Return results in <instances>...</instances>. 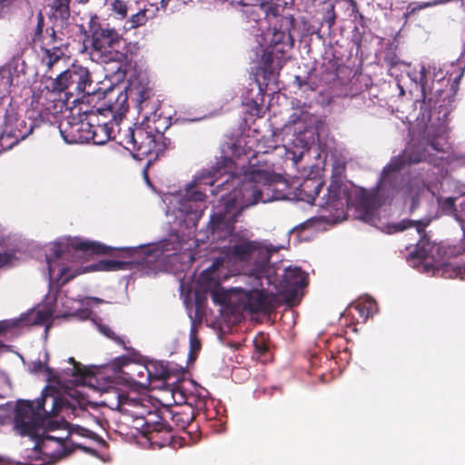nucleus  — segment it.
<instances>
[{
  "instance_id": "nucleus-8",
  "label": "nucleus",
  "mask_w": 465,
  "mask_h": 465,
  "mask_svg": "<svg viewBox=\"0 0 465 465\" xmlns=\"http://www.w3.org/2000/svg\"><path fill=\"white\" fill-rule=\"evenodd\" d=\"M316 117L306 112L295 113L292 115L290 124L283 127V144L277 147L285 152L287 160L296 164L316 140Z\"/></svg>"
},
{
  "instance_id": "nucleus-34",
  "label": "nucleus",
  "mask_w": 465,
  "mask_h": 465,
  "mask_svg": "<svg viewBox=\"0 0 465 465\" xmlns=\"http://www.w3.org/2000/svg\"><path fill=\"white\" fill-rule=\"evenodd\" d=\"M0 77L5 87H9L12 84V75L9 71H3L0 74Z\"/></svg>"
},
{
  "instance_id": "nucleus-4",
  "label": "nucleus",
  "mask_w": 465,
  "mask_h": 465,
  "mask_svg": "<svg viewBox=\"0 0 465 465\" xmlns=\"http://www.w3.org/2000/svg\"><path fill=\"white\" fill-rule=\"evenodd\" d=\"M270 255L277 251L272 246ZM259 264L256 255L248 264L242 266L237 272L226 276L220 272L221 262H213L198 278L200 290L210 292L214 303L229 308L233 312L249 311L252 312L270 308L274 301V292L285 296L290 305H294L307 285V275L298 267L285 269L282 281L277 282L274 268L270 263Z\"/></svg>"
},
{
  "instance_id": "nucleus-45",
  "label": "nucleus",
  "mask_w": 465,
  "mask_h": 465,
  "mask_svg": "<svg viewBox=\"0 0 465 465\" xmlns=\"http://www.w3.org/2000/svg\"><path fill=\"white\" fill-rule=\"evenodd\" d=\"M86 1H87V0H82L81 2H82V3H85Z\"/></svg>"
},
{
  "instance_id": "nucleus-23",
  "label": "nucleus",
  "mask_w": 465,
  "mask_h": 465,
  "mask_svg": "<svg viewBox=\"0 0 465 465\" xmlns=\"http://www.w3.org/2000/svg\"><path fill=\"white\" fill-rule=\"evenodd\" d=\"M70 0H54L50 6V17L56 24L64 25L70 17Z\"/></svg>"
},
{
  "instance_id": "nucleus-35",
  "label": "nucleus",
  "mask_w": 465,
  "mask_h": 465,
  "mask_svg": "<svg viewBox=\"0 0 465 465\" xmlns=\"http://www.w3.org/2000/svg\"><path fill=\"white\" fill-rule=\"evenodd\" d=\"M131 370H133L134 368H139L140 371H138V375L143 377V375H146V377H149L150 376V372L149 371L143 367V366H137L135 364H131L128 366Z\"/></svg>"
},
{
  "instance_id": "nucleus-14",
  "label": "nucleus",
  "mask_w": 465,
  "mask_h": 465,
  "mask_svg": "<svg viewBox=\"0 0 465 465\" xmlns=\"http://www.w3.org/2000/svg\"><path fill=\"white\" fill-rule=\"evenodd\" d=\"M422 160H427V156L425 153L420 152V147L415 148L414 145H408L401 156L393 158L391 163L383 168L378 184L379 191H385L389 187L394 188L395 182L399 177V171L406 163H418Z\"/></svg>"
},
{
  "instance_id": "nucleus-28",
  "label": "nucleus",
  "mask_w": 465,
  "mask_h": 465,
  "mask_svg": "<svg viewBox=\"0 0 465 465\" xmlns=\"http://www.w3.org/2000/svg\"><path fill=\"white\" fill-rule=\"evenodd\" d=\"M166 392L170 393L173 402L178 405L187 404L186 392L182 389V380L174 384H169Z\"/></svg>"
},
{
  "instance_id": "nucleus-27",
  "label": "nucleus",
  "mask_w": 465,
  "mask_h": 465,
  "mask_svg": "<svg viewBox=\"0 0 465 465\" xmlns=\"http://www.w3.org/2000/svg\"><path fill=\"white\" fill-rule=\"evenodd\" d=\"M64 56V51L59 46L43 48L42 63L48 68H52Z\"/></svg>"
},
{
  "instance_id": "nucleus-12",
  "label": "nucleus",
  "mask_w": 465,
  "mask_h": 465,
  "mask_svg": "<svg viewBox=\"0 0 465 465\" xmlns=\"http://www.w3.org/2000/svg\"><path fill=\"white\" fill-rule=\"evenodd\" d=\"M416 255L425 260L423 269L433 275H441L445 278H452L458 274V271L450 263H441V248L430 242L426 236H421L417 243Z\"/></svg>"
},
{
  "instance_id": "nucleus-5",
  "label": "nucleus",
  "mask_w": 465,
  "mask_h": 465,
  "mask_svg": "<svg viewBox=\"0 0 465 465\" xmlns=\"http://www.w3.org/2000/svg\"><path fill=\"white\" fill-rule=\"evenodd\" d=\"M345 162L341 159L334 160L331 183L327 188V193L322 198L318 197L322 188V183L317 180H306L302 184V190L307 193V202L320 206L330 212V215H323L332 223H338L345 218V209L353 206L358 216L362 221L371 223L386 233H394L414 226L419 234H421L424 228L429 224L422 221L403 220L398 223H379L381 215L384 212L382 207H376L375 203L370 198L367 192L359 188L348 181H344Z\"/></svg>"
},
{
  "instance_id": "nucleus-6",
  "label": "nucleus",
  "mask_w": 465,
  "mask_h": 465,
  "mask_svg": "<svg viewBox=\"0 0 465 465\" xmlns=\"http://www.w3.org/2000/svg\"><path fill=\"white\" fill-rule=\"evenodd\" d=\"M103 303L105 302L102 299L83 297L74 290L66 292H50L42 304L27 313L16 319L1 321L0 334L15 327L45 324L51 316L56 318L74 316L81 320L94 321L93 317L94 309Z\"/></svg>"
},
{
  "instance_id": "nucleus-11",
  "label": "nucleus",
  "mask_w": 465,
  "mask_h": 465,
  "mask_svg": "<svg viewBox=\"0 0 465 465\" xmlns=\"http://www.w3.org/2000/svg\"><path fill=\"white\" fill-rule=\"evenodd\" d=\"M33 94L27 114L30 118L42 122H51L62 111L63 102L58 93L49 89L43 83L33 86Z\"/></svg>"
},
{
  "instance_id": "nucleus-39",
  "label": "nucleus",
  "mask_w": 465,
  "mask_h": 465,
  "mask_svg": "<svg viewBox=\"0 0 465 465\" xmlns=\"http://www.w3.org/2000/svg\"><path fill=\"white\" fill-rule=\"evenodd\" d=\"M75 430L84 436H87L89 433V430L82 428L80 425H75Z\"/></svg>"
},
{
  "instance_id": "nucleus-43",
  "label": "nucleus",
  "mask_w": 465,
  "mask_h": 465,
  "mask_svg": "<svg viewBox=\"0 0 465 465\" xmlns=\"http://www.w3.org/2000/svg\"><path fill=\"white\" fill-rule=\"evenodd\" d=\"M277 66H278L279 68H281V67L282 66V61H278V62H277Z\"/></svg>"
},
{
  "instance_id": "nucleus-19",
  "label": "nucleus",
  "mask_w": 465,
  "mask_h": 465,
  "mask_svg": "<svg viewBox=\"0 0 465 465\" xmlns=\"http://www.w3.org/2000/svg\"><path fill=\"white\" fill-rule=\"evenodd\" d=\"M115 127H118V117L116 115L108 123H98L93 124L92 134H87V142L92 141L95 144H104L115 135Z\"/></svg>"
},
{
  "instance_id": "nucleus-13",
  "label": "nucleus",
  "mask_w": 465,
  "mask_h": 465,
  "mask_svg": "<svg viewBox=\"0 0 465 465\" xmlns=\"http://www.w3.org/2000/svg\"><path fill=\"white\" fill-rule=\"evenodd\" d=\"M122 40L121 35L112 27L100 26L92 31V56L100 59L103 63L116 60L120 54L114 48L118 46Z\"/></svg>"
},
{
  "instance_id": "nucleus-36",
  "label": "nucleus",
  "mask_w": 465,
  "mask_h": 465,
  "mask_svg": "<svg viewBox=\"0 0 465 465\" xmlns=\"http://www.w3.org/2000/svg\"><path fill=\"white\" fill-rule=\"evenodd\" d=\"M99 331L107 337H112L113 331L105 326L98 325Z\"/></svg>"
},
{
  "instance_id": "nucleus-7",
  "label": "nucleus",
  "mask_w": 465,
  "mask_h": 465,
  "mask_svg": "<svg viewBox=\"0 0 465 465\" xmlns=\"http://www.w3.org/2000/svg\"><path fill=\"white\" fill-rule=\"evenodd\" d=\"M214 184L209 174L195 176L184 187L163 194L169 223L184 227L192 233L196 229L206 205V189Z\"/></svg>"
},
{
  "instance_id": "nucleus-16",
  "label": "nucleus",
  "mask_w": 465,
  "mask_h": 465,
  "mask_svg": "<svg viewBox=\"0 0 465 465\" xmlns=\"http://www.w3.org/2000/svg\"><path fill=\"white\" fill-rule=\"evenodd\" d=\"M135 147L130 152L134 158L142 160L149 157V162L156 159L165 148L163 135L161 133L152 134L141 127H136Z\"/></svg>"
},
{
  "instance_id": "nucleus-21",
  "label": "nucleus",
  "mask_w": 465,
  "mask_h": 465,
  "mask_svg": "<svg viewBox=\"0 0 465 465\" xmlns=\"http://www.w3.org/2000/svg\"><path fill=\"white\" fill-rule=\"evenodd\" d=\"M134 427L145 436L160 431L163 428V424L160 421V418L154 413H148L146 417H136L134 420Z\"/></svg>"
},
{
  "instance_id": "nucleus-42",
  "label": "nucleus",
  "mask_w": 465,
  "mask_h": 465,
  "mask_svg": "<svg viewBox=\"0 0 465 465\" xmlns=\"http://www.w3.org/2000/svg\"><path fill=\"white\" fill-rule=\"evenodd\" d=\"M445 131H446V128H445V127H442V128L440 129V134H436V135H437V136H440L441 134L445 133Z\"/></svg>"
},
{
  "instance_id": "nucleus-33",
  "label": "nucleus",
  "mask_w": 465,
  "mask_h": 465,
  "mask_svg": "<svg viewBox=\"0 0 465 465\" xmlns=\"http://www.w3.org/2000/svg\"><path fill=\"white\" fill-rule=\"evenodd\" d=\"M190 347L191 352H197L201 347L200 341L196 337V331L194 325H193L190 332Z\"/></svg>"
},
{
  "instance_id": "nucleus-32",
  "label": "nucleus",
  "mask_w": 465,
  "mask_h": 465,
  "mask_svg": "<svg viewBox=\"0 0 465 465\" xmlns=\"http://www.w3.org/2000/svg\"><path fill=\"white\" fill-rule=\"evenodd\" d=\"M95 117L96 115L94 114H91L85 119H82L79 121L81 136L87 137V134H92L93 124Z\"/></svg>"
},
{
  "instance_id": "nucleus-18",
  "label": "nucleus",
  "mask_w": 465,
  "mask_h": 465,
  "mask_svg": "<svg viewBox=\"0 0 465 465\" xmlns=\"http://www.w3.org/2000/svg\"><path fill=\"white\" fill-rule=\"evenodd\" d=\"M437 201L443 213L447 214L453 213L465 232V195L457 198L446 197L444 199L438 197Z\"/></svg>"
},
{
  "instance_id": "nucleus-15",
  "label": "nucleus",
  "mask_w": 465,
  "mask_h": 465,
  "mask_svg": "<svg viewBox=\"0 0 465 465\" xmlns=\"http://www.w3.org/2000/svg\"><path fill=\"white\" fill-rule=\"evenodd\" d=\"M91 85L89 72L83 66L74 65L70 69L61 73L54 82V89L58 92L68 90L71 94L93 93L87 90Z\"/></svg>"
},
{
  "instance_id": "nucleus-22",
  "label": "nucleus",
  "mask_w": 465,
  "mask_h": 465,
  "mask_svg": "<svg viewBox=\"0 0 465 465\" xmlns=\"http://www.w3.org/2000/svg\"><path fill=\"white\" fill-rule=\"evenodd\" d=\"M60 133L67 143H78L87 142L86 136L80 135L79 121L74 123L66 122L60 125Z\"/></svg>"
},
{
  "instance_id": "nucleus-41",
  "label": "nucleus",
  "mask_w": 465,
  "mask_h": 465,
  "mask_svg": "<svg viewBox=\"0 0 465 465\" xmlns=\"http://www.w3.org/2000/svg\"><path fill=\"white\" fill-rule=\"evenodd\" d=\"M399 88H400V94L401 95H403L404 94V89L402 88V86L401 84H398Z\"/></svg>"
},
{
  "instance_id": "nucleus-20",
  "label": "nucleus",
  "mask_w": 465,
  "mask_h": 465,
  "mask_svg": "<svg viewBox=\"0 0 465 465\" xmlns=\"http://www.w3.org/2000/svg\"><path fill=\"white\" fill-rule=\"evenodd\" d=\"M117 117L118 127H115V135L114 137H112V139L115 140L116 143H118L120 145H122L129 152H134V148H136V128L133 129L129 125H126L124 127L121 126L122 116L117 115Z\"/></svg>"
},
{
  "instance_id": "nucleus-37",
  "label": "nucleus",
  "mask_w": 465,
  "mask_h": 465,
  "mask_svg": "<svg viewBox=\"0 0 465 465\" xmlns=\"http://www.w3.org/2000/svg\"><path fill=\"white\" fill-rule=\"evenodd\" d=\"M170 0H149L151 5H157L158 3L161 4L162 7H165Z\"/></svg>"
},
{
  "instance_id": "nucleus-17",
  "label": "nucleus",
  "mask_w": 465,
  "mask_h": 465,
  "mask_svg": "<svg viewBox=\"0 0 465 465\" xmlns=\"http://www.w3.org/2000/svg\"><path fill=\"white\" fill-rule=\"evenodd\" d=\"M429 192L432 195L436 194L434 187L430 183H426L423 178L415 176L397 189L396 194L402 201L404 206L412 212Z\"/></svg>"
},
{
  "instance_id": "nucleus-31",
  "label": "nucleus",
  "mask_w": 465,
  "mask_h": 465,
  "mask_svg": "<svg viewBox=\"0 0 465 465\" xmlns=\"http://www.w3.org/2000/svg\"><path fill=\"white\" fill-rule=\"evenodd\" d=\"M22 253L20 252H0V267L4 265H14L16 261L21 258Z\"/></svg>"
},
{
  "instance_id": "nucleus-44",
  "label": "nucleus",
  "mask_w": 465,
  "mask_h": 465,
  "mask_svg": "<svg viewBox=\"0 0 465 465\" xmlns=\"http://www.w3.org/2000/svg\"><path fill=\"white\" fill-rule=\"evenodd\" d=\"M259 350H260V351H263V350H265V348H263V347H260V348H259Z\"/></svg>"
},
{
  "instance_id": "nucleus-29",
  "label": "nucleus",
  "mask_w": 465,
  "mask_h": 465,
  "mask_svg": "<svg viewBox=\"0 0 465 465\" xmlns=\"http://www.w3.org/2000/svg\"><path fill=\"white\" fill-rule=\"evenodd\" d=\"M146 9H141L125 21L124 27L126 30L134 29L144 25L148 21Z\"/></svg>"
},
{
  "instance_id": "nucleus-2",
  "label": "nucleus",
  "mask_w": 465,
  "mask_h": 465,
  "mask_svg": "<svg viewBox=\"0 0 465 465\" xmlns=\"http://www.w3.org/2000/svg\"><path fill=\"white\" fill-rule=\"evenodd\" d=\"M278 180L276 175L252 163L248 168L242 165L238 173H232L219 185L223 190L233 189L222 196L221 208L217 207L211 215L206 240L213 249L222 253L214 262H221L220 272L223 275L239 272L242 265L252 262V259L256 255L260 259L259 264L262 267L266 265L270 249L263 242L250 240L244 233L234 232L233 224L245 208L280 199L275 190Z\"/></svg>"
},
{
  "instance_id": "nucleus-10",
  "label": "nucleus",
  "mask_w": 465,
  "mask_h": 465,
  "mask_svg": "<svg viewBox=\"0 0 465 465\" xmlns=\"http://www.w3.org/2000/svg\"><path fill=\"white\" fill-rule=\"evenodd\" d=\"M265 23L272 27L262 32L258 43L265 48L263 60L266 64L270 65L274 63L278 54L284 53V47L292 48L293 45V40L290 34L292 20L289 17L268 14Z\"/></svg>"
},
{
  "instance_id": "nucleus-24",
  "label": "nucleus",
  "mask_w": 465,
  "mask_h": 465,
  "mask_svg": "<svg viewBox=\"0 0 465 465\" xmlns=\"http://www.w3.org/2000/svg\"><path fill=\"white\" fill-rule=\"evenodd\" d=\"M182 389L186 392L187 404H196L199 400L205 397V391L190 379L182 380Z\"/></svg>"
},
{
  "instance_id": "nucleus-1",
  "label": "nucleus",
  "mask_w": 465,
  "mask_h": 465,
  "mask_svg": "<svg viewBox=\"0 0 465 465\" xmlns=\"http://www.w3.org/2000/svg\"><path fill=\"white\" fill-rule=\"evenodd\" d=\"M47 359L45 351L44 360L28 364L29 371L43 374L48 384L35 404L29 401L18 402L15 428L20 435L35 440L41 451L54 462L65 454L64 440L71 429L65 418L84 416L92 403L90 392L108 391L109 387L94 386L96 367L82 366L69 358V366L56 374L46 366Z\"/></svg>"
},
{
  "instance_id": "nucleus-38",
  "label": "nucleus",
  "mask_w": 465,
  "mask_h": 465,
  "mask_svg": "<svg viewBox=\"0 0 465 465\" xmlns=\"http://www.w3.org/2000/svg\"><path fill=\"white\" fill-rule=\"evenodd\" d=\"M429 149H431V150H435V151H440V148L438 147V143H435L434 141H431L428 145H427V148L425 150H429Z\"/></svg>"
},
{
  "instance_id": "nucleus-3",
  "label": "nucleus",
  "mask_w": 465,
  "mask_h": 465,
  "mask_svg": "<svg viewBox=\"0 0 465 465\" xmlns=\"http://www.w3.org/2000/svg\"><path fill=\"white\" fill-rule=\"evenodd\" d=\"M205 240L198 234L196 239L180 240L177 234L156 243L124 248L129 262L101 260L88 266L83 265V259L94 253H107L111 248L98 242L81 237L62 236L45 245V258L51 282L64 284L77 275L87 272H112L125 270L133 263L145 267V272L174 270L171 262L176 259L177 252L183 260L192 262L194 252L192 248L196 242Z\"/></svg>"
},
{
  "instance_id": "nucleus-30",
  "label": "nucleus",
  "mask_w": 465,
  "mask_h": 465,
  "mask_svg": "<svg viewBox=\"0 0 465 465\" xmlns=\"http://www.w3.org/2000/svg\"><path fill=\"white\" fill-rule=\"evenodd\" d=\"M109 9L118 19H124L127 15L128 7L123 0H113L109 3Z\"/></svg>"
},
{
  "instance_id": "nucleus-26",
  "label": "nucleus",
  "mask_w": 465,
  "mask_h": 465,
  "mask_svg": "<svg viewBox=\"0 0 465 465\" xmlns=\"http://www.w3.org/2000/svg\"><path fill=\"white\" fill-rule=\"evenodd\" d=\"M351 310L358 312L362 320H366L377 312L375 302L370 297L361 298L358 302L351 306Z\"/></svg>"
},
{
  "instance_id": "nucleus-25",
  "label": "nucleus",
  "mask_w": 465,
  "mask_h": 465,
  "mask_svg": "<svg viewBox=\"0 0 465 465\" xmlns=\"http://www.w3.org/2000/svg\"><path fill=\"white\" fill-rule=\"evenodd\" d=\"M150 92L149 81L145 75H141L139 78L131 81L130 93L137 96L140 102L146 100Z\"/></svg>"
},
{
  "instance_id": "nucleus-9",
  "label": "nucleus",
  "mask_w": 465,
  "mask_h": 465,
  "mask_svg": "<svg viewBox=\"0 0 465 465\" xmlns=\"http://www.w3.org/2000/svg\"><path fill=\"white\" fill-rule=\"evenodd\" d=\"M406 69L411 81L420 94L423 103L438 104L445 88L450 85L446 73L437 64H420L418 68L408 64H401Z\"/></svg>"
},
{
  "instance_id": "nucleus-40",
  "label": "nucleus",
  "mask_w": 465,
  "mask_h": 465,
  "mask_svg": "<svg viewBox=\"0 0 465 465\" xmlns=\"http://www.w3.org/2000/svg\"><path fill=\"white\" fill-rule=\"evenodd\" d=\"M42 24H43V16L42 14L38 15V25H37V32L42 31Z\"/></svg>"
}]
</instances>
